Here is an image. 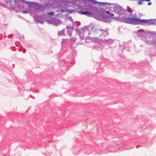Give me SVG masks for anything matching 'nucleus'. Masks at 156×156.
Here are the masks:
<instances>
[{"label": "nucleus", "instance_id": "3", "mask_svg": "<svg viewBox=\"0 0 156 156\" xmlns=\"http://www.w3.org/2000/svg\"><path fill=\"white\" fill-rule=\"evenodd\" d=\"M119 13H118V21L121 22L132 25H135L136 17L134 15H132V13L127 14L126 9L123 8L119 12Z\"/></svg>", "mask_w": 156, "mask_h": 156}, {"label": "nucleus", "instance_id": "36", "mask_svg": "<svg viewBox=\"0 0 156 156\" xmlns=\"http://www.w3.org/2000/svg\"><path fill=\"white\" fill-rule=\"evenodd\" d=\"M143 16L142 13H139V18Z\"/></svg>", "mask_w": 156, "mask_h": 156}, {"label": "nucleus", "instance_id": "12", "mask_svg": "<svg viewBox=\"0 0 156 156\" xmlns=\"http://www.w3.org/2000/svg\"><path fill=\"white\" fill-rule=\"evenodd\" d=\"M131 43L130 41L127 42H123L122 45H119L120 48H123V50H125V51H130L129 48L131 46Z\"/></svg>", "mask_w": 156, "mask_h": 156}, {"label": "nucleus", "instance_id": "11", "mask_svg": "<svg viewBox=\"0 0 156 156\" xmlns=\"http://www.w3.org/2000/svg\"><path fill=\"white\" fill-rule=\"evenodd\" d=\"M46 15L44 14L41 15H34V19L38 23L43 24L45 19Z\"/></svg>", "mask_w": 156, "mask_h": 156}, {"label": "nucleus", "instance_id": "24", "mask_svg": "<svg viewBox=\"0 0 156 156\" xmlns=\"http://www.w3.org/2000/svg\"><path fill=\"white\" fill-rule=\"evenodd\" d=\"M126 11L127 12L130 13H132L133 11L128 6H127V10Z\"/></svg>", "mask_w": 156, "mask_h": 156}, {"label": "nucleus", "instance_id": "16", "mask_svg": "<svg viewBox=\"0 0 156 156\" xmlns=\"http://www.w3.org/2000/svg\"><path fill=\"white\" fill-rule=\"evenodd\" d=\"M54 19V17H48V18L45 17V20L48 23L50 24H53V20Z\"/></svg>", "mask_w": 156, "mask_h": 156}, {"label": "nucleus", "instance_id": "39", "mask_svg": "<svg viewBox=\"0 0 156 156\" xmlns=\"http://www.w3.org/2000/svg\"><path fill=\"white\" fill-rule=\"evenodd\" d=\"M68 40V39H62V41H67Z\"/></svg>", "mask_w": 156, "mask_h": 156}, {"label": "nucleus", "instance_id": "31", "mask_svg": "<svg viewBox=\"0 0 156 156\" xmlns=\"http://www.w3.org/2000/svg\"><path fill=\"white\" fill-rule=\"evenodd\" d=\"M87 26L86 27H85V30H89V24L88 25H87L86 26Z\"/></svg>", "mask_w": 156, "mask_h": 156}, {"label": "nucleus", "instance_id": "37", "mask_svg": "<svg viewBox=\"0 0 156 156\" xmlns=\"http://www.w3.org/2000/svg\"><path fill=\"white\" fill-rule=\"evenodd\" d=\"M5 5H6V4H5V5H3L2 4L1 2H0V6H3L5 7L4 6H5Z\"/></svg>", "mask_w": 156, "mask_h": 156}, {"label": "nucleus", "instance_id": "49", "mask_svg": "<svg viewBox=\"0 0 156 156\" xmlns=\"http://www.w3.org/2000/svg\"><path fill=\"white\" fill-rule=\"evenodd\" d=\"M144 129H147V128H144Z\"/></svg>", "mask_w": 156, "mask_h": 156}, {"label": "nucleus", "instance_id": "53", "mask_svg": "<svg viewBox=\"0 0 156 156\" xmlns=\"http://www.w3.org/2000/svg\"><path fill=\"white\" fill-rule=\"evenodd\" d=\"M0 39H1V38H0Z\"/></svg>", "mask_w": 156, "mask_h": 156}, {"label": "nucleus", "instance_id": "23", "mask_svg": "<svg viewBox=\"0 0 156 156\" xmlns=\"http://www.w3.org/2000/svg\"><path fill=\"white\" fill-rule=\"evenodd\" d=\"M72 25L73 26L72 27H70L68 26H67L66 27L67 30V29H69L73 30L74 29L73 27L74 26V23H72Z\"/></svg>", "mask_w": 156, "mask_h": 156}, {"label": "nucleus", "instance_id": "22", "mask_svg": "<svg viewBox=\"0 0 156 156\" xmlns=\"http://www.w3.org/2000/svg\"><path fill=\"white\" fill-rule=\"evenodd\" d=\"M66 12H68V13H67V14L66 15V16L69 14L72 13L73 12H75L76 11L72 9H66Z\"/></svg>", "mask_w": 156, "mask_h": 156}, {"label": "nucleus", "instance_id": "45", "mask_svg": "<svg viewBox=\"0 0 156 156\" xmlns=\"http://www.w3.org/2000/svg\"><path fill=\"white\" fill-rule=\"evenodd\" d=\"M65 2L64 0H62V2Z\"/></svg>", "mask_w": 156, "mask_h": 156}, {"label": "nucleus", "instance_id": "9", "mask_svg": "<svg viewBox=\"0 0 156 156\" xmlns=\"http://www.w3.org/2000/svg\"><path fill=\"white\" fill-rule=\"evenodd\" d=\"M92 0H73L74 3H76L77 1L79 2H83L84 3V5L83 6L78 5V8L79 9H80V10H86L85 11H88L90 10L92 11V9L94 7L93 6L90 4L88 2L91 3Z\"/></svg>", "mask_w": 156, "mask_h": 156}, {"label": "nucleus", "instance_id": "21", "mask_svg": "<svg viewBox=\"0 0 156 156\" xmlns=\"http://www.w3.org/2000/svg\"><path fill=\"white\" fill-rule=\"evenodd\" d=\"M102 35L104 37H106L107 35L108 34V33L107 30H102Z\"/></svg>", "mask_w": 156, "mask_h": 156}, {"label": "nucleus", "instance_id": "18", "mask_svg": "<svg viewBox=\"0 0 156 156\" xmlns=\"http://www.w3.org/2000/svg\"><path fill=\"white\" fill-rule=\"evenodd\" d=\"M103 42L108 45H110L113 43V41L111 39H109L107 40L105 39Z\"/></svg>", "mask_w": 156, "mask_h": 156}, {"label": "nucleus", "instance_id": "43", "mask_svg": "<svg viewBox=\"0 0 156 156\" xmlns=\"http://www.w3.org/2000/svg\"><path fill=\"white\" fill-rule=\"evenodd\" d=\"M30 96H31L32 98H33V99H34V97L32 96L31 95H30Z\"/></svg>", "mask_w": 156, "mask_h": 156}, {"label": "nucleus", "instance_id": "47", "mask_svg": "<svg viewBox=\"0 0 156 156\" xmlns=\"http://www.w3.org/2000/svg\"><path fill=\"white\" fill-rule=\"evenodd\" d=\"M12 65H13V67H13H13H14V66H13L14 65H13V64H12Z\"/></svg>", "mask_w": 156, "mask_h": 156}, {"label": "nucleus", "instance_id": "46", "mask_svg": "<svg viewBox=\"0 0 156 156\" xmlns=\"http://www.w3.org/2000/svg\"><path fill=\"white\" fill-rule=\"evenodd\" d=\"M94 39H98V38H97V37H94Z\"/></svg>", "mask_w": 156, "mask_h": 156}, {"label": "nucleus", "instance_id": "10", "mask_svg": "<svg viewBox=\"0 0 156 156\" xmlns=\"http://www.w3.org/2000/svg\"><path fill=\"white\" fill-rule=\"evenodd\" d=\"M106 14L104 17V19L102 20V22L104 23H108L112 21V19L118 21V19L116 18H118V16H114V14L112 13H111L109 11H106Z\"/></svg>", "mask_w": 156, "mask_h": 156}, {"label": "nucleus", "instance_id": "51", "mask_svg": "<svg viewBox=\"0 0 156 156\" xmlns=\"http://www.w3.org/2000/svg\"><path fill=\"white\" fill-rule=\"evenodd\" d=\"M9 36H8V37H9Z\"/></svg>", "mask_w": 156, "mask_h": 156}, {"label": "nucleus", "instance_id": "52", "mask_svg": "<svg viewBox=\"0 0 156 156\" xmlns=\"http://www.w3.org/2000/svg\"><path fill=\"white\" fill-rule=\"evenodd\" d=\"M23 38H24V36H23Z\"/></svg>", "mask_w": 156, "mask_h": 156}, {"label": "nucleus", "instance_id": "30", "mask_svg": "<svg viewBox=\"0 0 156 156\" xmlns=\"http://www.w3.org/2000/svg\"><path fill=\"white\" fill-rule=\"evenodd\" d=\"M68 34L70 36H72V33L71 32L69 31V29L67 30Z\"/></svg>", "mask_w": 156, "mask_h": 156}, {"label": "nucleus", "instance_id": "34", "mask_svg": "<svg viewBox=\"0 0 156 156\" xmlns=\"http://www.w3.org/2000/svg\"><path fill=\"white\" fill-rule=\"evenodd\" d=\"M18 36L17 37H19V38H20V39H22V36H21V37H20V35L19 34Z\"/></svg>", "mask_w": 156, "mask_h": 156}, {"label": "nucleus", "instance_id": "48", "mask_svg": "<svg viewBox=\"0 0 156 156\" xmlns=\"http://www.w3.org/2000/svg\"><path fill=\"white\" fill-rule=\"evenodd\" d=\"M35 91H36V92H38V90H35Z\"/></svg>", "mask_w": 156, "mask_h": 156}, {"label": "nucleus", "instance_id": "44", "mask_svg": "<svg viewBox=\"0 0 156 156\" xmlns=\"http://www.w3.org/2000/svg\"><path fill=\"white\" fill-rule=\"evenodd\" d=\"M90 37H87V39H89V38H90Z\"/></svg>", "mask_w": 156, "mask_h": 156}, {"label": "nucleus", "instance_id": "5", "mask_svg": "<svg viewBox=\"0 0 156 156\" xmlns=\"http://www.w3.org/2000/svg\"><path fill=\"white\" fill-rule=\"evenodd\" d=\"M6 3L4 6L5 8L14 10L19 12L21 9L20 3L21 0H4Z\"/></svg>", "mask_w": 156, "mask_h": 156}, {"label": "nucleus", "instance_id": "17", "mask_svg": "<svg viewBox=\"0 0 156 156\" xmlns=\"http://www.w3.org/2000/svg\"><path fill=\"white\" fill-rule=\"evenodd\" d=\"M90 27H89V31H91L93 32L94 33V31L96 30V29H95L94 27V25L93 24L91 23L89 24Z\"/></svg>", "mask_w": 156, "mask_h": 156}, {"label": "nucleus", "instance_id": "4", "mask_svg": "<svg viewBox=\"0 0 156 156\" xmlns=\"http://www.w3.org/2000/svg\"><path fill=\"white\" fill-rule=\"evenodd\" d=\"M136 35L140 37L144 42L149 44L154 43L153 40L156 39V33L154 31H145L143 29L139 30L136 33Z\"/></svg>", "mask_w": 156, "mask_h": 156}, {"label": "nucleus", "instance_id": "20", "mask_svg": "<svg viewBox=\"0 0 156 156\" xmlns=\"http://www.w3.org/2000/svg\"><path fill=\"white\" fill-rule=\"evenodd\" d=\"M101 3H103V2H98L96 0H92V2H91V3L93 4H98L99 5L102 6V5Z\"/></svg>", "mask_w": 156, "mask_h": 156}, {"label": "nucleus", "instance_id": "13", "mask_svg": "<svg viewBox=\"0 0 156 156\" xmlns=\"http://www.w3.org/2000/svg\"><path fill=\"white\" fill-rule=\"evenodd\" d=\"M65 64H67V66H69L74 63V61L73 60L72 56H67L64 61Z\"/></svg>", "mask_w": 156, "mask_h": 156}, {"label": "nucleus", "instance_id": "27", "mask_svg": "<svg viewBox=\"0 0 156 156\" xmlns=\"http://www.w3.org/2000/svg\"><path fill=\"white\" fill-rule=\"evenodd\" d=\"M2 66H5V68L6 67L5 65L4 64V63H2V62H0V66L1 67V68L2 69H4V68H3V67H2Z\"/></svg>", "mask_w": 156, "mask_h": 156}, {"label": "nucleus", "instance_id": "19", "mask_svg": "<svg viewBox=\"0 0 156 156\" xmlns=\"http://www.w3.org/2000/svg\"><path fill=\"white\" fill-rule=\"evenodd\" d=\"M65 30V29H62L61 30L58 32V36H65L64 31Z\"/></svg>", "mask_w": 156, "mask_h": 156}, {"label": "nucleus", "instance_id": "32", "mask_svg": "<svg viewBox=\"0 0 156 156\" xmlns=\"http://www.w3.org/2000/svg\"><path fill=\"white\" fill-rule=\"evenodd\" d=\"M86 27L87 26H84L82 28H81V30L83 32L85 30V27Z\"/></svg>", "mask_w": 156, "mask_h": 156}, {"label": "nucleus", "instance_id": "7", "mask_svg": "<svg viewBox=\"0 0 156 156\" xmlns=\"http://www.w3.org/2000/svg\"><path fill=\"white\" fill-rule=\"evenodd\" d=\"M149 66L148 62L147 61H142L139 62L138 64L133 62L132 63L131 65V66L133 68H139L140 69H142V70L143 69V67H145L144 69L145 70H144V72L141 71V75L139 77L140 78H143L144 77L143 73H146L147 71V72L149 71L148 69L147 70V67H149Z\"/></svg>", "mask_w": 156, "mask_h": 156}, {"label": "nucleus", "instance_id": "29", "mask_svg": "<svg viewBox=\"0 0 156 156\" xmlns=\"http://www.w3.org/2000/svg\"><path fill=\"white\" fill-rule=\"evenodd\" d=\"M152 42H153L154 43H152L151 44H153V45L156 46V39H154V40H153Z\"/></svg>", "mask_w": 156, "mask_h": 156}, {"label": "nucleus", "instance_id": "25", "mask_svg": "<svg viewBox=\"0 0 156 156\" xmlns=\"http://www.w3.org/2000/svg\"><path fill=\"white\" fill-rule=\"evenodd\" d=\"M75 30H76V32L77 33H78V34H79V35L80 37V38H81V39H82L83 38L82 37L80 36V30L79 29H76Z\"/></svg>", "mask_w": 156, "mask_h": 156}, {"label": "nucleus", "instance_id": "2", "mask_svg": "<svg viewBox=\"0 0 156 156\" xmlns=\"http://www.w3.org/2000/svg\"><path fill=\"white\" fill-rule=\"evenodd\" d=\"M20 5L21 9L18 12L24 14L29 12L28 9L40 11L43 7L42 5L39 4L38 2H30L25 0H21Z\"/></svg>", "mask_w": 156, "mask_h": 156}, {"label": "nucleus", "instance_id": "15", "mask_svg": "<svg viewBox=\"0 0 156 156\" xmlns=\"http://www.w3.org/2000/svg\"><path fill=\"white\" fill-rule=\"evenodd\" d=\"M102 30L101 29H96L94 33L95 35L100 37L102 35Z\"/></svg>", "mask_w": 156, "mask_h": 156}, {"label": "nucleus", "instance_id": "35", "mask_svg": "<svg viewBox=\"0 0 156 156\" xmlns=\"http://www.w3.org/2000/svg\"><path fill=\"white\" fill-rule=\"evenodd\" d=\"M65 11H66V9L65 10V9H61V12H64Z\"/></svg>", "mask_w": 156, "mask_h": 156}, {"label": "nucleus", "instance_id": "50", "mask_svg": "<svg viewBox=\"0 0 156 156\" xmlns=\"http://www.w3.org/2000/svg\"><path fill=\"white\" fill-rule=\"evenodd\" d=\"M70 3H73V2H70Z\"/></svg>", "mask_w": 156, "mask_h": 156}, {"label": "nucleus", "instance_id": "33", "mask_svg": "<svg viewBox=\"0 0 156 156\" xmlns=\"http://www.w3.org/2000/svg\"><path fill=\"white\" fill-rule=\"evenodd\" d=\"M70 40L71 41H75V39L74 38H71L70 39Z\"/></svg>", "mask_w": 156, "mask_h": 156}, {"label": "nucleus", "instance_id": "41", "mask_svg": "<svg viewBox=\"0 0 156 156\" xmlns=\"http://www.w3.org/2000/svg\"><path fill=\"white\" fill-rule=\"evenodd\" d=\"M139 146H140V145H137V146H136V148H138V147H139Z\"/></svg>", "mask_w": 156, "mask_h": 156}, {"label": "nucleus", "instance_id": "28", "mask_svg": "<svg viewBox=\"0 0 156 156\" xmlns=\"http://www.w3.org/2000/svg\"><path fill=\"white\" fill-rule=\"evenodd\" d=\"M68 19L69 20H70V21H71L72 22V23H74V22H73V19L72 18L71 16H69L68 18Z\"/></svg>", "mask_w": 156, "mask_h": 156}, {"label": "nucleus", "instance_id": "26", "mask_svg": "<svg viewBox=\"0 0 156 156\" xmlns=\"http://www.w3.org/2000/svg\"><path fill=\"white\" fill-rule=\"evenodd\" d=\"M142 119L143 120V121H148V119L147 118V117H146L145 116H142Z\"/></svg>", "mask_w": 156, "mask_h": 156}, {"label": "nucleus", "instance_id": "40", "mask_svg": "<svg viewBox=\"0 0 156 156\" xmlns=\"http://www.w3.org/2000/svg\"><path fill=\"white\" fill-rule=\"evenodd\" d=\"M151 2H149L147 3V5H151Z\"/></svg>", "mask_w": 156, "mask_h": 156}, {"label": "nucleus", "instance_id": "8", "mask_svg": "<svg viewBox=\"0 0 156 156\" xmlns=\"http://www.w3.org/2000/svg\"><path fill=\"white\" fill-rule=\"evenodd\" d=\"M135 25H152L156 26V19H141L139 18L136 17Z\"/></svg>", "mask_w": 156, "mask_h": 156}, {"label": "nucleus", "instance_id": "42", "mask_svg": "<svg viewBox=\"0 0 156 156\" xmlns=\"http://www.w3.org/2000/svg\"><path fill=\"white\" fill-rule=\"evenodd\" d=\"M147 1V2H150V0H144V1Z\"/></svg>", "mask_w": 156, "mask_h": 156}, {"label": "nucleus", "instance_id": "38", "mask_svg": "<svg viewBox=\"0 0 156 156\" xmlns=\"http://www.w3.org/2000/svg\"><path fill=\"white\" fill-rule=\"evenodd\" d=\"M80 24V22H78V23L76 24L77 27L79 26Z\"/></svg>", "mask_w": 156, "mask_h": 156}, {"label": "nucleus", "instance_id": "14", "mask_svg": "<svg viewBox=\"0 0 156 156\" xmlns=\"http://www.w3.org/2000/svg\"><path fill=\"white\" fill-rule=\"evenodd\" d=\"M53 25L55 26H57L59 24H62L61 21L59 19L54 18Z\"/></svg>", "mask_w": 156, "mask_h": 156}, {"label": "nucleus", "instance_id": "6", "mask_svg": "<svg viewBox=\"0 0 156 156\" xmlns=\"http://www.w3.org/2000/svg\"><path fill=\"white\" fill-rule=\"evenodd\" d=\"M102 5L105 9H108L109 11L113 12L116 14L119 13L120 11L122 9V6L118 4H114L107 2L101 3Z\"/></svg>", "mask_w": 156, "mask_h": 156}, {"label": "nucleus", "instance_id": "1", "mask_svg": "<svg viewBox=\"0 0 156 156\" xmlns=\"http://www.w3.org/2000/svg\"><path fill=\"white\" fill-rule=\"evenodd\" d=\"M91 11L92 12L87 11L80 10L77 11V12L81 15H86L88 17H93L97 20L102 22L106 14V11L102 8H100V10H99L98 8L94 7Z\"/></svg>", "mask_w": 156, "mask_h": 156}]
</instances>
